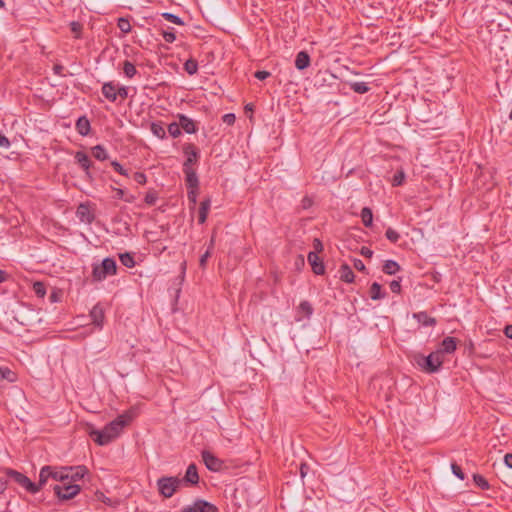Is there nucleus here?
Here are the masks:
<instances>
[{"instance_id":"obj_55","label":"nucleus","mask_w":512,"mask_h":512,"mask_svg":"<svg viewBox=\"0 0 512 512\" xmlns=\"http://www.w3.org/2000/svg\"><path fill=\"white\" fill-rule=\"evenodd\" d=\"M120 97L122 100L127 99L128 97V88L125 86H117V97Z\"/></svg>"},{"instance_id":"obj_27","label":"nucleus","mask_w":512,"mask_h":512,"mask_svg":"<svg viewBox=\"0 0 512 512\" xmlns=\"http://www.w3.org/2000/svg\"><path fill=\"white\" fill-rule=\"evenodd\" d=\"M400 265L394 260H386L383 265V272L388 275H394L400 271Z\"/></svg>"},{"instance_id":"obj_12","label":"nucleus","mask_w":512,"mask_h":512,"mask_svg":"<svg viewBox=\"0 0 512 512\" xmlns=\"http://www.w3.org/2000/svg\"><path fill=\"white\" fill-rule=\"evenodd\" d=\"M76 216L81 222L91 224L95 217L94 214L90 211V208L86 204H80L76 211Z\"/></svg>"},{"instance_id":"obj_10","label":"nucleus","mask_w":512,"mask_h":512,"mask_svg":"<svg viewBox=\"0 0 512 512\" xmlns=\"http://www.w3.org/2000/svg\"><path fill=\"white\" fill-rule=\"evenodd\" d=\"M88 473V469L84 465L79 466H67L66 474L67 481L73 484H76L77 481L84 478V476Z\"/></svg>"},{"instance_id":"obj_50","label":"nucleus","mask_w":512,"mask_h":512,"mask_svg":"<svg viewBox=\"0 0 512 512\" xmlns=\"http://www.w3.org/2000/svg\"><path fill=\"white\" fill-rule=\"evenodd\" d=\"M451 470H452L453 474L460 480L465 479L464 472L462 471L461 467L459 465H457L456 463L451 464Z\"/></svg>"},{"instance_id":"obj_39","label":"nucleus","mask_w":512,"mask_h":512,"mask_svg":"<svg viewBox=\"0 0 512 512\" xmlns=\"http://www.w3.org/2000/svg\"><path fill=\"white\" fill-rule=\"evenodd\" d=\"M405 172L401 169V170H398L393 178H392V186L393 187H397V186H401L403 183H404V180H405Z\"/></svg>"},{"instance_id":"obj_48","label":"nucleus","mask_w":512,"mask_h":512,"mask_svg":"<svg viewBox=\"0 0 512 512\" xmlns=\"http://www.w3.org/2000/svg\"><path fill=\"white\" fill-rule=\"evenodd\" d=\"M111 166L114 168V170L116 172H118L119 174L123 175V176H126L128 177L129 176V173H128V170L125 169L118 161L114 160L111 162Z\"/></svg>"},{"instance_id":"obj_28","label":"nucleus","mask_w":512,"mask_h":512,"mask_svg":"<svg viewBox=\"0 0 512 512\" xmlns=\"http://www.w3.org/2000/svg\"><path fill=\"white\" fill-rule=\"evenodd\" d=\"M151 132L160 139L166 137V131L161 122H153L150 127Z\"/></svg>"},{"instance_id":"obj_7","label":"nucleus","mask_w":512,"mask_h":512,"mask_svg":"<svg viewBox=\"0 0 512 512\" xmlns=\"http://www.w3.org/2000/svg\"><path fill=\"white\" fill-rule=\"evenodd\" d=\"M183 153L186 156L183 169H193L192 165L195 164L200 157L198 148L192 143H186L183 145Z\"/></svg>"},{"instance_id":"obj_19","label":"nucleus","mask_w":512,"mask_h":512,"mask_svg":"<svg viewBox=\"0 0 512 512\" xmlns=\"http://www.w3.org/2000/svg\"><path fill=\"white\" fill-rule=\"evenodd\" d=\"M49 472L50 465H45L40 469L39 480L37 483H34V486L36 487L35 494L39 492L47 484L48 480L50 479Z\"/></svg>"},{"instance_id":"obj_51","label":"nucleus","mask_w":512,"mask_h":512,"mask_svg":"<svg viewBox=\"0 0 512 512\" xmlns=\"http://www.w3.org/2000/svg\"><path fill=\"white\" fill-rule=\"evenodd\" d=\"M144 201L148 205H154L157 201V194L154 191H150L145 195Z\"/></svg>"},{"instance_id":"obj_53","label":"nucleus","mask_w":512,"mask_h":512,"mask_svg":"<svg viewBox=\"0 0 512 512\" xmlns=\"http://www.w3.org/2000/svg\"><path fill=\"white\" fill-rule=\"evenodd\" d=\"M211 254H212L211 250L207 249L206 252L200 257L199 265L201 268L204 269L206 267L207 260L211 256Z\"/></svg>"},{"instance_id":"obj_25","label":"nucleus","mask_w":512,"mask_h":512,"mask_svg":"<svg viewBox=\"0 0 512 512\" xmlns=\"http://www.w3.org/2000/svg\"><path fill=\"white\" fill-rule=\"evenodd\" d=\"M210 204H211V201H210L209 198L203 200L200 203V207H199V211H198V222H199V224L205 223V221L207 219V215H208L209 209H210Z\"/></svg>"},{"instance_id":"obj_31","label":"nucleus","mask_w":512,"mask_h":512,"mask_svg":"<svg viewBox=\"0 0 512 512\" xmlns=\"http://www.w3.org/2000/svg\"><path fill=\"white\" fill-rule=\"evenodd\" d=\"M369 294L371 299L378 300L383 298L385 295L381 293V285L377 282H374L369 290Z\"/></svg>"},{"instance_id":"obj_33","label":"nucleus","mask_w":512,"mask_h":512,"mask_svg":"<svg viewBox=\"0 0 512 512\" xmlns=\"http://www.w3.org/2000/svg\"><path fill=\"white\" fill-rule=\"evenodd\" d=\"M123 72L126 75V77L132 78L136 75L137 70L132 62L125 60L123 63Z\"/></svg>"},{"instance_id":"obj_63","label":"nucleus","mask_w":512,"mask_h":512,"mask_svg":"<svg viewBox=\"0 0 512 512\" xmlns=\"http://www.w3.org/2000/svg\"><path fill=\"white\" fill-rule=\"evenodd\" d=\"M312 205V200L309 197H304L302 200V206L304 209L309 208Z\"/></svg>"},{"instance_id":"obj_6","label":"nucleus","mask_w":512,"mask_h":512,"mask_svg":"<svg viewBox=\"0 0 512 512\" xmlns=\"http://www.w3.org/2000/svg\"><path fill=\"white\" fill-rule=\"evenodd\" d=\"M5 474L27 492L35 494L36 487L34 486V482H32L27 476L11 468H6Z\"/></svg>"},{"instance_id":"obj_13","label":"nucleus","mask_w":512,"mask_h":512,"mask_svg":"<svg viewBox=\"0 0 512 512\" xmlns=\"http://www.w3.org/2000/svg\"><path fill=\"white\" fill-rule=\"evenodd\" d=\"M90 317H91V320H92V324L94 326H96L97 328H100V329L103 327V322H104L105 315H104L103 308L99 304H96L91 309Z\"/></svg>"},{"instance_id":"obj_32","label":"nucleus","mask_w":512,"mask_h":512,"mask_svg":"<svg viewBox=\"0 0 512 512\" xmlns=\"http://www.w3.org/2000/svg\"><path fill=\"white\" fill-rule=\"evenodd\" d=\"M184 70L189 74V75H194L197 73L198 71V62L193 59V58H190L188 59L185 63H184Z\"/></svg>"},{"instance_id":"obj_24","label":"nucleus","mask_w":512,"mask_h":512,"mask_svg":"<svg viewBox=\"0 0 512 512\" xmlns=\"http://www.w3.org/2000/svg\"><path fill=\"white\" fill-rule=\"evenodd\" d=\"M413 318L424 326H434L436 324V319L429 316L425 311L414 313Z\"/></svg>"},{"instance_id":"obj_64","label":"nucleus","mask_w":512,"mask_h":512,"mask_svg":"<svg viewBox=\"0 0 512 512\" xmlns=\"http://www.w3.org/2000/svg\"><path fill=\"white\" fill-rule=\"evenodd\" d=\"M504 334L507 338L512 339V325H507L504 328Z\"/></svg>"},{"instance_id":"obj_14","label":"nucleus","mask_w":512,"mask_h":512,"mask_svg":"<svg viewBox=\"0 0 512 512\" xmlns=\"http://www.w3.org/2000/svg\"><path fill=\"white\" fill-rule=\"evenodd\" d=\"M101 91L104 97L110 102H115L117 100V85L114 82L110 81L104 83Z\"/></svg>"},{"instance_id":"obj_18","label":"nucleus","mask_w":512,"mask_h":512,"mask_svg":"<svg viewBox=\"0 0 512 512\" xmlns=\"http://www.w3.org/2000/svg\"><path fill=\"white\" fill-rule=\"evenodd\" d=\"M182 482L185 481L188 484L196 485L199 482V475L197 471V467L194 463H191L185 473V476L183 479H181Z\"/></svg>"},{"instance_id":"obj_61","label":"nucleus","mask_w":512,"mask_h":512,"mask_svg":"<svg viewBox=\"0 0 512 512\" xmlns=\"http://www.w3.org/2000/svg\"><path fill=\"white\" fill-rule=\"evenodd\" d=\"M360 254L366 258H371L373 255V251L368 247H362L360 250Z\"/></svg>"},{"instance_id":"obj_62","label":"nucleus","mask_w":512,"mask_h":512,"mask_svg":"<svg viewBox=\"0 0 512 512\" xmlns=\"http://www.w3.org/2000/svg\"><path fill=\"white\" fill-rule=\"evenodd\" d=\"M504 462H505L507 467L512 469V454L511 453H507L504 456Z\"/></svg>"},{"instance_id":"obj_8","label":"nucleus","mask_w":512,"mask_h":512,"mask_svg":"<svg viewBox=\"0 0 512 512\" xmlns=\"http://www.w3.org/2000/svg\"><path fill=\"white\" fill-rule=\"evenodd\" d=\"M74 158L76 163L84 171L85 178L91 182L93 180V176L90 172V168L92 167L93 163L89 156L84 151H77L74 155Z\"/></svg>"},{"instance_id":"obj_30","label":"nucleus","mask_w":512,"mask_h":512,"mask_svg":"<svg viewBox=\"0 0 512 512\" xmlns=\"http://www.w3.org/2000/svg\"><path fill=\"white\" fill-rule=\"evenodd\" d=\"M340 279L348 284L352 283V270L347 264H343L340 269Z\"/></svg>"},{"instance_id":"obj_45","label":"nucleus","mask_w":512,"mask_h":512,"mask_svg":"<svg viewBox=\"0 0 512 512\" xmlns=\"http://www.w3.org/2000/svg\"><path fill=\"white\" fill-rule=\"evenodd\" d=\"M162 17L165 20H167V21H169L171 23L177 24V25H183L184 24L183 20L180 17H178L175 14L169 13V12L163 13Z\"/></svg>"},{"instance_id":"obj_34","label":"nucleus","mask_w":512,"mask_h":512,"mask_svg":"<svg viewBox=\"0 0 512 512\" xmlns=\"http://www.w3.org/2000/svg\"><path fill=\"white\" fill-rule=\"evenodd\" d=\"M371 89L369 82L354 81V92L363 94L367 93Z\"/></svg>"},{"instance_id":"obj_41","label":"nucleus","mask_w":512,"mask_h":512,"mask_svg":"<svg viewBox=\"0 0 512 512\" xmlns=\"http://www.w3.org/2000/svg\"><path fill=\"white\" fill-rule=\"evenodd\" d=\"M15 381V374L7 367H0V380Z\"/></svg>"},{"instance_id":"obj_22","label":"nucleus","mask_w":512,"mask_h":512,"mask_svg":"<svg viewBox=\"0 0 512 512\" xmlns=\"http://www.w3.org/2000/svg\"><path fill=\"white\" fill-rule=\"evenodd\" d=\"M310 65V56L306 51H300L296 55L295 67L298 70H304Z\"/></svg>"},{"instance_id":"obj_59","label":"nucleus","mask_w":512,"mask_h":512,"mask_svg":"<svg viewBox=\"0 0 512 512\" xmlns=\"http://www.w3.org/2000/svg\"><path fill=\"white\" fill-rule=\"evenodd\" d=\"M254 76L259 80H265L270 76V72L268 71H256Z\"/></svg>"},{"instance_id":"obj_40","label":"nucleus","mask_w":512,"mask_h":512,"mask_svg":"<svg viewBox=\"0 0 512 512\" xmlns=\"http://www.w3.org/2000/svg\"><path fill=\"white\" fill-rule=\"evenodd\" d=\"M473 480L475 484L483 490H488L490 488L488 481L480 474H474Z\"/></svg>"},{"instance_id":"obj_11","label":"nucleus","mask_w":512,"mask_h":512,"mask_svg":"<svg viewBox=\"0 0 512 512\" xmlns=\"http://www.w3.org/2000/svg\"><path fill=\"white\" fill-rule=\"evenodd\" d=\"M307 259L315 274L323 275L325 273L324 263L316 252H309Z\"/></svg>"},{"instance_id":"obj_57","label":"nucleus","mask_w":512,"mask_h":512,"mask_svg":"<svg viewBox=\"0 0 512 512\" xmlns=\"http://www.w3.org/2000/svg\"><path fill=\"white\" fill-rule=\"evenodd\" d=\"M223 122L227 125H232L235 122V115L232 113L225 114L223 116Z\"/></svg>"},{"instance_id":"obj_56","label":"nucleus","mask_w":512,"mask_h":512,"mask_svg":"<svg viewBox=\"0 0 512 512\" xmlns=\"http://www.w3.org/2000/svg\"><path fill=\"white\" fill-rule=\"evenodd\" d=\"M313 248H314L313 252H316L317 254L320 253L323 250V244L320 241V239L315 238L313 240Z\"/></svg>"},{"instance_id":"obj_21","label":"nucleus","mask_w":512,"mask_h":512,"mask_svg":"<svg viewBox=\"0 0 512 512\" xmlns=\"http://www.w3.org/2000/svg\"><path fill=\"white\" fill-rule=\"evenodd\" d=\"M193 506L197 512H219L214 504L202 499L196 500Z\"/></svg>"},{"instance_id":"obj_46","label":"nucleus","mask_w":512,"mask_h":512,"mask_svg":"<svg viewBox=\"0 0 512 512\" xmlns=\"http://www.w3.org/2000/svg\"><path fill=\"white\" fill-rule=\"evenodd\" d=\"M33 291L39 298H43L46 295V287L42 282H35L33 284Z\"/></svg>"},{"instance_id":"obj_29","label":"nucleus","mask_w":512,"mask_h":512,"mask_svg":"<svg viewBox=\"0 0 512 512\" xmlns=\"http://www.w3.org/2000/svg\"><path fill=\"white\" fill-rule=\"evenodd\" d=\"M361 220L364 226L370 227L373 223L372 210L368 207H364L361 211Z\"/></svg>"},{"instance_id":"obj_36","label":"nucleus","mask_w":512,"mask_h":512,"mask_svg":"<svg viewBox=\"0 0 512 512\" xmlns=\"http://www.w3.org/2000/svg\"><path fill=\"white\" fill-rule=\"evenodd\" d=\"M69 26L71 32L74 34V38L80 39L82 37L83 25L78 21H72Z\"/></svg>"},{"instance_id":"obj_52","label":"nucleus","mask_w":512,"mask_h":512,"mask_svg":"<svg viewBox=\"0 0 512 512\" xmlns=\"http://www.w3.org/2000/svg\"><path fill=\"white\" fill-rule=\"evenodd\" d=\"M133 178L140 185H144L147 181L146 175L142 172H135Z\"/></svg>"},{"instance_id":"obj_47","label":"nucleus","mask_w":512,"mask_h":512,"mask_svg":"<svg viewBox=\"0 0 512 512\" xmlns=\"http://www.w3.org/2000/svg\"><path fill=\"white\" fill-rule=\"evenodd\" d=\"M385 236L392 243H396L400 239V234L392 228L386 230Z\"/></svg>"},{"instance_id":"obj_5","label":"nucleus","mask_w":512,"mask_h":512,"mask_svg":"<svg viewBox=\"0 0 512 512\" xmlns=\"http://www.w3.org/2000/svg\"><path fill=\"white\" fill-rule=\"evenodd\" d=\"M53 491L59 500L67 501L77 496L81 491V487L78 484L65 481L61 484L54 485Z\"/></svg>"},{"instance_id":"obj_43","label":"nucleus","mask_w":512,"mask_h":512,"mask_svg":"<svg viewBox=\"0 0 512 512\" xmlns=\"http://www.w3.org/2000/svg\"><path fill=\"white\" fill-rule=\"evenodd\" d=\"M117 26L120 29V31L125 34L129 33L131 31V24H130L129 20L126 18H123V17L119 18Z\"/></svg>"},{"instance_id":"obj_3","label":"nucleus","mask_w":512,"mask_h":512,"mask_svg":"<svg viewBox=\"0 0 512 512\" xmlns=\"http://www.w3.org/2000/svg\"><path fill=\"white\" fill-rule=\"evenodd\" d=\"M117 265L114 259L105 258L101 264L93 265L92 277L94 281H102L107 276L116 274Z\"/></svg>"},{"instance_id":"obj_2","label":"nucleus","mask_w":512,"mask_h":512,"mask_svg":"<svg viewBox=\"0 0 512 512\" xmlns=\"http://www.w3.org/2000/svg\"><path fill=\"white\" fill-rule=\"evenodd\" d=\"M444 361V356L441 351H435L428 356H417V364L427 373H434L438 371Z\"/></svg>"},{"instance_id":"obj_26","label":"nucleus","mask_w":512,"mask_h":512,"mask_svg":"<svg viewBox=\"0 0 512 512\" xmlns=\"http://www.w3.org/2000/svg\"><path fill=\"white\" fill-rule=\"evenodd\" d=\"M92 155L99 161H105L109 159V154L103 145H96L91 148Z\"/></svg>"},{"instance_id":"obj_60","label":"nucleus","mask_w":512,"mask_h":512,"mask_svg":"<svg viewBox=\"0 0 512 512\" xmlns=\"http://www.w3.org/2000/svg\"><path fill=\"white\" fill-rule=\"evenodd\" d=\"M354 269H357L358 271L364 272L366 270V267L364 263L359 259H354Z\"/></svg>"},{"instance_id":"obj_4","label":"nucleus","mask_w":512,"mask_h":512,"mask_svg":"<svg viewBox=\"0 0 512 512\" xmlns=\"http://www.w3.org/2000/svg\"><path fill=\"white\" fill-rule=\"evenodd\" d=\"M182 480L178 477L164 476L157 480L158 491L164 498H170L178 490Z\"/></svg>"},{"instance_id":"obj_49","label":"nucleus","mask_w":512,"mask_h":512,"mask_svg":"<svg viewBox=\"0 0 512 512\" xmlns=\"http://www.w3.org/2000/svg\"><path fill=\"white\" fill-rule=\"evenodd\" d=\"M161 34L163 36V39L166 42H168V43H172L176 39V36H175V33H174L173 29H171V30H162Z\"/></svg>"},{"instance_id":"obj_42","label":"nucleus","mask_w":512,"mask_h":512,"mask_svg":"<svg viewBox=\"0 0 512 512\" xmlns=\"http://www.w3.org/2000/svg\"><path fill=\"white\" fill-rule=\"evenodd\" d=\"M199 194V188L188 189L187 198L190 203V209H194L197 204V197Z\"/></svg>"},{"instance_id":"obj_38","label":"nucleus","mask_w":512,"mask_h":512,"mask_svg":"<svg viewBox=\"0 0 512 512\" xmlns=\"http://www.w3.org/2000/svg\"><path fill=\"white\" fill-rule=\"evenodd\" d=\"M299 312L303 313L306 318H310L313 313V307L308 301H302L298 307Z\"/></svg>"},{"instance_id":"obj_37","label":"nucleus","mask_w":512,"mask_h":512,"mask_svg":"<svg viewBox=\"0 0 512 512\" xmlns=\"http://www.w3.org/2000/svg\"><path fill=\"white\" fill-rule=\"evenodd\" d=\"M113 191L115 192L114 198L124 200L127 203H132L134 201V196H126L125 191L121 188H113Z\"/></svg>"},{"instance_id":"obj_16","label":"nucleus","mask_w":512,"mask_h":512,"mask_svg":"<svg viewBox=\"0 0 512 512\" xmlns=\"http://www.w3.org/2000/svg\"><path fill=\"white\" fill-rule=\"evenodd\" d=\"M67 466H50V472L49 477L55 481H59L60 483H63L67 481V474H66Z\"/></svg>"},{"instance_id":"obj_54","label":"nucleus","mask_w":512,"mask_h":512,"mask_svg":"<svg viewBox=\"0 0 512 512\" xmlns=\"http://www.w3.org/2000/svg\"><path fill=\"white\" fill-rule=\"evenodd\" d=\"M389 286H390V290L393 293L399 294L401 292L400 280H393V281H391Z\"/></svg>"},{"instance_id":"obj_44","label":"nucleus","mask_w":512,"mask_h":512,"mask_svg":"<svg viewBox=\"0 0 512 512\" xmlns=\"http://www.w3.org/2000/svg\"><path fill=\"white\" fill-rule=\"evenodd\" d=\"M168 133L173 137L176 138L181 134V128L179 125V122H173L170 123L167 127Z\"/></svg>"},{"instance_id":"obj_17","label":"nucleus","mask_w":512,"mask_h":512,"mask_svg":"<svg viewBox=\"0 0 512 512\" xmlns=\"http://www.w3.org/2000/svg\"><path fill=\"white\" fill-rule=\"evenodd\" d=\"M185 174L186 186L188 189L199 188V179L194 169H183Z\"/></svg>"},{"instance_id":"obj_35","label":"nucleus","mask_w":512,"mask_h":512,"mask_svg":"<svg viewBox=\"0 0 512 512\" xmlns=\"http://www.w3.org/2000/svg\"><path fill=\"white\" fill-rule=\"evenodd\" d=\"M120 261L122 265H124L127 268H132L135 265V260L132 254L126 252L123 254H120Z\"/></svg>"},{"instance_id":"obj_58","label":"nucleus","mask_w":512,"mask_h":512,"mask_svg":"<svg viewBox=\"0 0 512 512\" xmlns=\"http://www.w3.org/2000/svg\"><path fill=\"white\" fill-rule=\"evenodd\" d=\"M0 147H2V148L10 147L9 139L5 135H3L1 132H0Z\"/></svg>"},{"instance_id":"obj_20","label":"nucleus","mask_w":512,"mask_h":512,"mask_svg":"<svg viewBox=\"0 0 512 512\" xmlns=\"http://www.w3.org/2000/svg\"><path fill=\"white\" fill-rule=\"evenodd\" d=\"M441 348L438 351H441L442 355L444 353H453L457 347V340L454 337H446L441 342Z\"/></svg>"},{"instance_id":"obj_23","label":"nucleus","mask_w":512,"mask_h":512,"mask_svg":"<svg viewBox=\"0 0 512 512\" xmlns=\"http://www.w3.org/2000/svg\"><path fill=\"white\" fill-rule=\"evenodd\" d=\"M90 129H91V126H90V122L87 119V117L86 116L79 117L78 120L76 121L77 132L82 136H86L89 134Z\"/></svg>"},{"instance_id":"obj_15","label":"nucleus","mask_w":512,"mask_h":512,"mask_svg":"<svg viewBox=\"0 0 512 512\" xmlns=\"http://www.w3.org/2000/svg\"><path fill=\"white\" fill-rule=\"evenodd\" d=\"M180 128L186 133L193 134L197 131L196 123L186 115L180 114L178 116Z\"/></svg>"},{"instance_id":"obj_1","label":"nucleus","mask_w":512,"mask_h":512,"mask_svg":"<svg viewBox=\"0 0 512 512\" xmlns=\"http://www.w3.org/2000/svg\"><path fill=\"white\" fill-rule=\"evenodd\" d=\"M135 416V409H130L108 423L102 430H93L90 436L98 445H107L121 434L123 428L127 426Z\"/></svg>"},{"instance_id":"obj_9","label":"nucleus","mask_w":512,"mask_h":512,"mask_svg":"<svg viewBox=\"0 0 512 512\" xmlns=\"http://www.w3.org/2000/svg\"><path fill=\"white\" fill-rule=\"evenodd\" d=\"M201 456L208 470L213 472H218L222 470L224 462L221 459L217 458L214 454L207 450H204L202 451Z\"/></svg>"}]
</instances>
